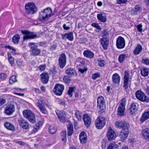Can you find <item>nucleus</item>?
Returning a JSON list of instances; mask_svg holds the SVG:
<instances>
[{"label": "nucleus", "mask_w": 149, "mask_h": 149, "mask_svg": "<svg viewBox=\"0 0 149 149\" xmlns=\"http://www.w3.org/2000/svg\"><path fill=\"white\" fill-rule=\"evenodd\" d=\"M91 26L98 30H101L100 26L98 24L96 23H93L91 24Z\"/></svg>", "instance_id": "obj_50"}, {"label": "nucleus", "mask_w": 149, "mask_h": 149, "mask_svg": "<svg viewBox=\"0 0 149 149\" xmlns=\"http://www.w3.org/2000/svg\"><path fill=\"white\" fill-rule=\"evenodd\" d=\"M98 65L100 67H104L105 64V62L104 60L100 59L98 60Z\"/></svg>", "instance_id": "obj_45"}, {"label": "nucleus", "mask_w": 149, "mask_h": 149, "mask_svg": "<svg viewBox=\"0 0 149 149\" xmlns=\"http://www.w3.org/2000/svg\"><path fill=\"white\" fill-rule=\"evenodd\" d=\"M129 128L122 129L119 134L121 140L124 141L127 137L129 133Z\"/></svg>", "instance_id": "obj_10"}, {"label": "nucleus", "mask_w": 149, "mask_h": 149, "mask_svg": "<svg viewBox=\"0 0 149 149\" xmlns=\"http://www.w3.org/2000/svg\"><path fill=\"white\" fill-rule=\"evenodd\" d=\"M49 71L50 74H51L53 77L56 73V71L55 69L51 70Z\"/></svg>", "instance_id": "obj_56"}, {"label": "nucleus", "mask_w": 149, "mask_h": 149, "mask_svg": "<svg viewBox=\"0 0 149 149\" xmlns=\"http://www.w3.org/2000/svg\"><path fill=\"white\" fill-rule=\"evenodd\" d=\"M142 24H140L137 26L136 27L138 31L140 32H141L142 31Z\"/></svg>", "instance_id": "obj_55"}, {"label": "nucleus", "mask_w": 149, "mask_h": 149, "mask_svg": "<svg viewBox=\"0 0 149 149\" xmlns=\"http://www.w3.org/2000/svg\"><path fill=\"white\" fill-rule=\"evenodd\" d=\"M107 136L109 141L114 139L116 137L115 133L111 127L109 128Z\"/></svg>", "instance_id": "obj_13"}, {"label": "nucleus", "mask_w": 149, "mask_h": 149, "mask_svg": "<svg viewBox=\"0 0 149 149\" xmlns=\"http://www.w3.org/2000/svg\"><path fill=\"white\" fill-rule=\"evenodd\" d=\"M106 123L105 118L101 116H99L95 120V125L97 128L101 129L104 126Z\"/></svg>", "instance_id": "obj_4"}, {"label": "nucleus", "mask_w": 149, "mask_h": 149, "mask_svg": "<svg viewBox=\"0 0 149 149\" xmlns=\"http://www.w3.org/2000/svg\"><path fill=\"white\" fill-rule=\"evenodd\" d=\"M141 9V8L140 6L138 5H136L135 6L134 9L133 10V14L134 15L138 13L140 11Z\"/></svg>", "instance_id": "obj_38"}, {"label": "nucleus", "mask_w": 149, "mask_h": 149, "mask_svg": "<svg viewBox=\"0 0 149 149\" xmlns=\"http://www.w3.org/2000/svg\"><path fill=\"white\" fill-rule=\"evenodd\" d=\"M6 78V74L5 73H2L0 74V78L4 80Z\"/></svg>", "instance_id": "obj_60"}, {"label": "nucleus", "mask_w": 149, "mask_h": 149, "mask_svg": "<svg viewBox=\"0 0 149 149\" xmlns=\"http://www.w3.org/2000/svg\"><path fill=\"white\" fill-rule=\"evenodd\" d=\"M7 55L8 56V60L11 66H12L14 63V59L11 55L9 53H8Z\"/></svg>", "instance_id": "obj_37"}, {"label": "nucleus", "mask_w": 149, "mask_h": 149, "mask_svg": "<svg viewBox=\"0 0 149 149\" xmlns=\"http://www.w3.org/2000/svg\"><path fill=\"white\" fill-rule=\"evenodd\" d=\"M57 47L56 45L54 44L53 45L51 46V47H50V49L52 50L53 51L56 49Z\"/></svg>", "instance_id": "obj_64"}, {"label": "nucleus", "mask_w": 149, "mask_h": 149, "mask_svg": "<svg viewBox=\"0 0 149 149\" xmlns=\"http://www.w3.org/2000/svg\"><path fill=\"white\" fill-rule=\"evenodd\" d=\"M18 122L20 125L23 129H26L29 127L28 123L23 119H20L18 120Z\"/></svg>", "instance_id": "obj_22"}, {"label": "nucleus", "mask_w": 149, "mask_h": 149, "mask_svg": "<svg viewBox=\"0 0 149 149\" xmlns=\"http://www.w3.org/2000/svg\"><path fill=\"white\" fill-rule=\"evenodd\" d=\"M58 103L59 104L63 106H65L66 105V102L64 100H59L58 101Z\"/></svg>", "instance_id": "obj_61"}, {"label": "nucleus", "mask_w": 149, "mask_h": 149, "mask_svg": "<svg viewBox=\"0 0 149 149\" xmlns=\"http://www.w3.org/2000/svg\"><path fill=\"white\" fill-rule=\"evenodd\" d=\"M83 55L85 57L91 58H93L94 55L93 53L89 50L84 51Z\"/></svg>", "instance_id": "obj_25"}, {"label": "nucleus", "mask_w": 149, "mask_h": 149, "mask_svg": "<svg viewBox=\"0 0 149 149\" xmlns=\"http://www.w3.org/2000/svg\"><path fill=\"white\" fill-rule=\"evenodd\" d=\"M116 46L118 49L123 48L125 45V42L123 38H118L116 40Z\"/></svg>", "instance_id": "obj_15"}, {"label": "nucleus", "mask_w": 149, "mask_h": 149, "mask_svg": "<svg viewBox=\"0 0 149 149\" xmlns=\"http://www.w3.org/2000/svg\"><path fill=\"white\" fill-rule=\"evenodd\" d=\"M65 72L69 76H73L76 74V72L75 70L70 67L67 68Z\"/></svg>", "instance_id": "obj_24"}, {"label": "nucleus", "mask_w": 149, "mask_h": 149, "mask_svg": "<svg viewBox=\"0 0 149 149\" xmlns=\"http://www.w3.org/2000/svg\"><path fill=\"white\" fill-rule=\"evenodd\" d=\"M126 101V100L124 98L120 101L118 108V115L120 116H123L124 115Z\"/></svg>", "instance_id": "obj_5"}, {"label": "nucleus", "mask_w": 149, "mask_h": 149, "mask_svg": "<svg viewBox=\"0 0 149 149\" xmlns=\"http://www.w3.org/2000/svg\"><path fill=\"white\" fill-rule=\"evenodd\" d=\"M101 34L102 37L107 36L109 35V32L107 30H104L102 31Z\"/></svg>", "instance_id": "obj_49"}, {"label": "nucleus", "mask_w": 149, "mask_h": 149, "mask_svg": "<svg viewBox=\"0 0 149 149\" xmlns=\"http://www.w3.org/2000/svg\"><path fill=\"white\" fill-rule=\"evenodd\" d=\"M142 49V47L140 45H137L135 49L133 52L134 54L135 55L139 54L141 52Z\"/></svg>", "instance_id": "obj_26"}, {"label": "nucleus", "mask_w": 149, "mask_h": 149, "mask_svg": "<svg viewBox=\"0 0 149 149\" xmlns=\"http://www.w3.org/2000/svg\"><path fill=\"white\" fill-rule=\"evenodd\" d=\"M30 52L31 54L34 56L38 55L40 53V50L37 48L31 50Z\"/></svg>", "instance_id": "obj_34"}, {"label": "nucleus", "mask_w": 149, "mask_h": 149, "mask_svg": "<svg viewBox=\"0 0 149 149\" xmlns=\"http://www.w3.org/2000/svg\"><path fill=\"white\" fill-rule=\"evenodd\" d=\"M15 107L13 104L8 105L5 108V112L7 115L11 114L15 111Z\"/></svg>", "instance_id": "obj_11"}, {"label": "nucleus", "mask_w": 149, "mask_h": 149, "mask_svg": "<svg viewBox=\"0 0 149 149\" xmlns=\"http://www.w3.org/2000/svg\"><path fill=\"white\" fill-rule=\"evenodd\" d=\"M79 140L80 143L82 144H84L86 142L87 136L85 132H82L79 135Z\"/></svg>", "instance_id": "obj_19"}, {"label": "nucleus", "mask_w": 149, "mask_h": 149, "mask_svg": "<svg viewBox=\"0 0 149 149\" xmlns=\"http://www.w3.org/2000/svg\"><path fill=\"white\" fill-rule=\"evenodd\" d=\"M127 1V0H117V3L119 4H124Z\"/></svg>", "instance_id": "obj_59"}, {"label": "nucleus", "mask_w": 149, "mask_h": 149, "mask_svg": "<svg viewBox=\"0 0 149 149\" xmlns=\"http://www.w3.org/2000/svg\"><path fill=\"white\" fill-rule=\"evenodd\" d=\"M64 89V86L63 85L57 84L54 87V92L56 95H61L62 94Z\"/></svg>", "instance_id": "obj_8"}, {"label": "nucleus", "mask_w": 149, "mask_h": 149, "mask_svg": "<svg viewBox=\"0 0 149 149\" xmlns=\"http://www.w3.org/2000/svg\"><path fill=\"white\" fill-rule=\"evenodd\" d=\"M23 114L31 123H34L35 122L34 115L31 111L28 110H24L23 111Z\"/></svg>", "instance_id": "obj_3"}, {"label": "nucleus", "mask_w": 149, "mask_h": 149, "mask_svg": "<svg viewBox=\"0 0 149 149\" xmlns=\"http://www.w3.org/2000/svg\"><path fill=\"white\" fill-rule=\"evenodd\" d=\"M65 37H73V33L72 32H70L65 33L64 36Z\"/></svg>", "instance_id": "obj_54"}, {"label": "nucleus", "mask_w": 149, "mask_h": 149, "mask_svg": "<svg viewBox=\"0 0 149 149\" xmlns=\"http://www.w3.org/2000/svg\"><path fill=\"white\" fill-rule=\"evenodd\" d=\"M141 74L143 77L147 76L148 75L149 72V69L146 68H143L141 70Z\"/></svg>", "instance_id": "obj_28"}, {"label": "nucleus", "mask_w": 149, "mask_h": 149, "mask_svg": "<svg viewBox=\"0 0 149 149\" xmlns=\"http://www.w3.org/2000/svg\"><path fill=\"white\" fill-rule=\"evenodd\" d=\"M12 41L13 43L15 44L18 43L19 42L20 38H12Z\"/></svg>", "instance_id": "obj_57"}, {"label": "nucleus", "mask_w": 149, "mask_h": 149, "mask_svg": "<svg viewBox=\"0 0 149 149\" xmlns=\"http://www.w3.org/2000/svg\"><path fill=\"white\" fill-rule=\"evenodd\" d=\"M61 138L62 141H65L66 140V131H63L61 132Z\"/></svg>", "instance_id": "obj_43"}, {"label": "nucleus", "mask_w": 149, "mask_h": 149, "mask_svg": "<svg viewBox=\"0 0 149 149\" xmlns=\"http://www.w3.org/2000/svg\"><path fill=\"white\" fill-rule=\"evenodd\" d=\"M142 63L149 65V60L148 59H143L142 60Z\"/></svg>", "instance_id": "obj_52"}, {"label": "nucleus", "mask_w": 149, "mask_h": 149, "mask_svg": "<svg viewBox=\"0 0 149 149\" xmlns=\"http://www.w3.org/2000/svg\"><path fill=\"white\" fill-rule=\"evenodd\" d=\"M129 85V80H124L123 84V87L125 88V89H127L128 88Z\"/></svg>", "instance_id": "obj_41"}, {"label": "nucleus", "mask_w": 149, "mask_h": 149, "mask_svg": "<svg viewBox=\"0 0 149 149\" xmlns=\"http://www.w3.org/2000/svg\"><path fill=\"white\" fill-rule=\"evenodd\" d=\"M127 55L126 54H123L120 55L118 58L119 62L122 63L127 57Z\"/></svg>", "instance_id": "obj_36"}, {"label": "nucleus", "mask_w": 149, "mask_h": 149, "mask_svg": "<svg viewBox=\"0 0 149 149\" xmlns=\"http://www.w3.org/2000/svg\"><path fill=\"white\" fill-rule=\"evenodd\" d=\"M115 126L119 128H122V129H124L126 128H129V124L125 121H118L115 123Z\"/></svg>", "instance_id": "obj_9"}, {"label": "nucleus", "mask_w": 149, "mask_h": 149, "mask_svg": "<svg viewBox=\"0 0 149 149\" xmlns=\"http://www.w3.org/2000/svg\"><path fill=\"white\" fill-rule=\"evenodd\" d=\"M6 100L4 99L0 98V106L6 103Z\"/></svg>", "instance_id": "obj_62"}, {"label": "nucleus", "mask_w": 149, "mask_h": 149, "mask_svg": "<svg viewBox=\"0 0 149 149\" xmlns=\"http://www.w3.org/2000/svg\"><path fill=\"white\" fill-rule=\"evenodd\" d=\"M5 48H7L10 49L12 50L13 51H15V49H14L13 47L9 45L5 46Z\"/></svg>", "instance_id": "obj_63"}, {"label": "nucleus", "mask_w": 149, "mask_h": 149, "mask_svg": "<svg viewBox=\"0 0 149 149\" xmlns=\"http://www.w3.org/2000/svg\"><path fill=\"white\" fill-rule=\"evenodd\" d=\"M21 32L25 36L23 37H36L37 34L34 32H31L28 30H21Z\"/></svg>", "instance_id": "obj_14"}, {"label": "nucleus", "mask_w": 149, "mask_h": 149, "mask_svg": "<svg viewBox=\"0 0 149 149\" xmlns=\"http://www.w3.org/2000/svg\"><path fill=\"white\" fill-rule=\"evenodd\" d=\"M136 97L140 101L148 102H149V99L145 94L141 91H138L136 93Z\"/></svg>", "instance_id": "obj_6"}, {"label": "nucleus", "mask_w": 149, "mask_h": 149, "mask_svg": "<svg viewBox=\"0 0 149 149\" xmlns=\"http://www.w3.org/2000/svg\"><path fill=\"white\" fill-rule=\"evenodd\" d=\"M68 135L71 136L73 132V125L72 124H70L68 126Z\"/></svg>", "instance_id": "obj_33"}, {"label": "nucleus", "mask_w": 149, "mask_h": 149, "mask_svg": "<svg viewBox=\"0 0 149 149\" xmlns=\"http://www.w3.org/2000/svg\"><path fill=\"white\" fill-rule=\"evenodd\" d=\"M40 76L42 82L43 84L47 83V72H43L40 75Z\"/></svg>", "instance_id": "obj_31"}, {"label": "nucleus", "mask_w": 149, "mask_h": 149, "mask_svg": "<svg viewBox=\"0 0 149 149\" xmlns=\"http://www.w3.org/2000/svg\"><path fill=\"white\" fill-rule=\"evenodd\" d=\"M4 125L8 130L13 131L14 130V126L10 123L8 122H6L4 124Z\"/></svg>", "instance_id": "obj_32"}, {"label": "nucleus", "mask_w": 149, "mask_h": 149, "mask_svg": "<svg viewBox=\"0 0 149 149\" xmlns=\"http://www.w3.org/2000/svg\"><path fill=\"white\" fill-rule=\"evenodd\" d=\"M54 15L52 13L51 8L49 7H47V18H50Z\"/></svg>", "instance_id": "obj_40"}, {"label": "nucleus", "mask_w": 149, "mask_h": 149, "mask_svg": "<svg viewBox=\"0 0 149 149\" xmlns=\"http://www.w3.org/2000/svg\"><path fill=\"white\" fill-rule=\"evenodd\" d=\"M25 9L26 13L29 15L36 13L38 10L36 5L33 2L26 3L25 6Z\"/></svg>", "instance_id": "obj_1"}, {"label": "nucleus", "mask_w": 149, "mask_h": 149, "mask_svg": "<svg viewBox=\"0 0 149 149\" xmlns=\"http://www.w3.org/2000/svg\"><path fill=\"white\" fill-rule=\"evenodd\" d=\"M36 104L40 110L43 113H45L47 112L46 109L44 107V105L42 101L40 100L36 103Z\"/></svg>", "instance_id": "obj_20"}, {"label": "nucleus", "mask_w": 149, "mask_h": 149, "mask_svg": "<svg viewBox=\"0 0 149 149\" xmlns=\"http://www.w3.org/2000/svg\"><path fill=\"white\" fill-rule=\"evenodd\" d=\"M56 129L53 125H50L49 128V132L51 134H53L56 132Z\"/></svg>", "instance_id": "obj_39"}, {"label": "nucleus", "mask_w": 149, "mask_h": 149, "mask_svg": "<svg viewBox=\"0 0 149 149\" xmlns=\"http://www.w3.org/2000/svg\"><path fill=\"white\" fill-rule=\"evenodd\" d=\"M130 74L129 72L127 71L124 72V80H129Z\"/></svg>", "instance_id": "obj_47"}, {"label": "nucleus", "mask_w": 149, "mask_h": 149, "mask_svg": "<svg viewBox=\"0 0 149 149\" xmlns=\"http://www.w3.org/2000/svg\"><path fill=\"white\" fill-rule=\"evenodd\" d=\"M46 68V65H40L38 67L39 70L41 71H43Z\"/></svg>", "instance_id": "obj_58"}, {"label": "nucleus", "mask_w": 149, "mask_h": 149, "mask_svg": "<svg viewBox=\"0 0 149 149\" xmlns=\"http://www.w3.org/2000/svg\"><path fill=\"white\" fill-rule=\"evenodd\" d=\"M46 10L47 8H45L40 13L38 19L40 21L43 22L45 21L47 18Z\"/></svg>", "instance_id": "obj_16"}, {"label": "nucleus", "mask_w": 149, "mask_h": 149, "mask_svg": "<svg viewBox=\"0 0 149 149\" xmlns=\"http://www.w3.org/2000/svg\"><path fill=\"white\" fill-rule=\"evenodd\" d=\"M148 118H149V111L144 112L141 119V120L142 122H143Z\"/></svg>", "instance_id": "obj_30"}, {"label": "nucleus", "mask_w": 149, "mask_h": 149, "mask_svg": "<svg viewBox=\"0 0 149 149\" xmlns=\"http://www.w3.org/2000/svg\"><path fill=\"white\" fill-rule=\"evenodd\" d=\"M83 119L85 125L87 127H89L91 123V119L90 117L86 114L84 115Z\"/></svg>", "instance_id": "obj_18"}, {"label": "nucleus", "mask_w": 149, "mask_h": 149, "mask_svg": "<svg viewBox=\"0 0 149 149\" xmlns=\"http://www.w3.org/2000/svg\"><path fill=\"white\" fill-rule=\"evenodd\" d=\"M100 77V74L98 73H96L93 74L92 78L94 80Z\"/></svg>", "instance_id": "obj_51"}, {"label": "nucleus", "mask_w": 149, "mask_h": 149, "mask_svg": "<svg viewBox=\"0 0 149 149\" xmlns=\"http://www.w3.org/2000/svg\"><path fill=\"white\" fill-rule=\"evenodd\" d=\"M29 47L31 49V50H32L37 48V45L36 44L32 42H30L29 44Z\"/></svg>", "instance_id": "obj_44"}, {"label": "nucleus", "mask_w": 149, "mask_h": 149, "mask_svg": "<svg viewBox=\"0 0 149 149\" xmlns=\"http://www.w3.org/2000/svg\"><path fill=\"white\" fill-rule=\"evenodd\" d=\"M108 38H102L100 40V42L102 46L105 50L107 49L109 43V40L107 39Z\"/></svg>", "instance_id": "obj_17"}, {"label": "nucleus", "mask_w": 149, "mask_h": 149, "mask_svg": "<svg viewBox=\"0 0 149 149\" xmlns=\"http://www.w3.org/2000/svg\"><path fill=\"white\" fill-rule=\"evenodd\" d=\"M137 104L135 103H133L131 105L130 108V113L133 114L136 111Z\"/></svg>", "instance_id": "obj_27"}, {"label": "nucleus", "mask_w": 149, "mask_h": 149, "mask_svg": "<svg viewBox=\"0 0 149 149\" xmlns=\"http://www.w3.org/2000/svg\"><path fill=\"white\" fill-rule=\"evenodd\" d=\"M56 112L60 121L63 123H65L66 120L65 116V112L58 110L56 111Z\"/></svg>", "instance_id": "obj_12"}, {"label": "nucleus", "mask_w": 149, "mask_h": 149, "mask_svg": "<svg viewBox=\"0 0 149 149\" xmlns=\"http://www.w3.org/2000/svg\"><path fill=\"white\" fill-rule=\"evenodd\" d=\"M98 19L101 22H105L107 21V18L105 16H103L102 13L98 14L97 15Z\"/></svg>", "instance_id": "obj_29"}, {"label": "nucleus", "mask_w": 149, "mask_h": 149, "mask_svg": "<svg viewBox=\"0 0 149 149\" xmlns=\"http://www.w3.org/2000/svg\"><path fill=\"white\" fill-rule=\"evenodd\" d=\"M74 89V88L72 87H70L69 88V89L68 91V94L70 97L72 96Z\"/></svg>", "instance_id": "obj_48"}, {"label": "nucleus", "mask_w": 149, "mask_h": 149, "mask_svg": "<svg viewBox=\"0 0 149 149\" xmlns=\"http://www.w3.org/2000/svg\"><path fill=\"white\" fill-rule=\"evenodd\" d=\"M97 109L100 113L104 112L106 109L105 100L104 97L101 96L97 98Z\"/></svg>", "instance_id": "obj_2"}, {"label": "nucleus", "mask_w": 149, "mask_h": 149, "mask_svg": "<svg viewBox=\"0 0 149 149\" xmlns=\"http://www.w3.org/2000/svg\"><path fill=\"white\" fill-rule=\"evenodd\" d=\"M17 81L16 77L15 75L12 76L9 80V82L10 84H13Z\"/></svg>", "instance_id": "obj_42"}, {"label": "nucleus", "mask_w": 149, "mask_h": 149, "mask_svg": "<svg viewBox=\"0 0 149 149\" xmlns=\"http://www.w3.org/2000/svg\"><path fill=\"white\" fill-rule=\"evenodd\" d=\"M82 116V114L79 111H77L75 113V116L79 121H81Z\"/></svg>", "instance_id": "obj_35"}, {"label": "nucleus", "mask_w": 149, "mask_h": 149, "mask_svg": "<svg viewBox=\"0 0 149 149\" xmlns=\"http://www.w3.org/2000/svg\"><path fill=\"white\" fill-rule=\"evenodd\" d=\"M115 143L113 142L109 144L108 147L107 149H113V148L115 146Z\"/></svg>", "instance_id": "obj_53"}, {"label": "nucleus", "mask_w": 149, "mask_h": 149, "mask_svg": "<svg viewBox=\"0 0 149 149\" xmlns=\"http://www.w3.org/2000/svg\"><path fill=\"white\" fill-rule=\"evenodd\" d=\"M120 77L118 74L115 73L113 74L112 81L114 83L118 84L120 83Z\"/></svg>", "instance_id": "obj_23"}, {"label": "nucleus", "mask_w": 149, "mask_h": 149, "mask_svg": "<svg viewBox=\"0 0 149 149\" xmlns=\"http://www.w3.org/2000/svg\"><path fill=\"white\" fill-rule=\"evenodd\" d=\"M66 56L64 53H62L58 58V63L60 68H63L66 64Z\"/></svg>", "instance_id": "obj_7"}, {"label": "nucleus", "mask_w": 149, "mask_h": 149, "mask_svg": "<svg viewBox=\"0 0 149 149\" xmlns=\"http://www.w3.org/2000/svg\"><path fill=\"white\" fill-rule=\"evenodd\" d=\"M63 79L64 82L66 83H69L70 82L71 79L70 77L67 76H65L63 77Z\"/></svg>", "instance_id": "obj_46"}, {"label": "nucleus", "mask_w": 149, "mask_h": 149, "mask_svg": "<svg viewBox=\"0 0 149 149\" xmlns=\"http://www.w3.org/2000/svg\"><path fill=\"white\" fill-rule=\"evenodd\" d=\"M142 135L144 138L147 140H149V128L143 129L142 131Z\"/></svg>", "instance_id": "obj_21"}]
</instances>
